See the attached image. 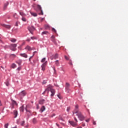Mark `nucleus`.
<instances>
[{
  "instance_id": "cd10ccee",
  "label": "nucleus",
  "mask_w": 128,
  "mask_h": 128,
  "mask_svg": "<svg viewBox=\"0 0 128 128\" xmlns=\"http://www.w3.org/2000/svg\"><path fill=\"white\" fill-rule=\"evenodd\" d=\"M32 122H33V124H36L37 122L36 118H33Z\"/></svg>"
},
{
  "instance_id": "69168bd1",
  "label": "nucleus",
  "mask_w": 128,
  "mask_h": 128,
  "mask_svg": "<svg viewBox=\"0 0 128 128\" xmlns=\"http://www.w3.org/2000/svg\"><path fill=\"white\" fill-rule=\"evenodd\" d=\"M54 72H56V69L55 68H54Z\"/></svg>"
},
{
  "instance_id": "423d86ee",
  "label": "nucleus",
  "mask_w": 128,
  "mask_h": 128,
  "mask_svg": "<svg viewBox=\"0 0 128 128\" xmlns=\"http://www.w3.org/2000/svg\"><path fill=\"white\" fill-rule=\"evenodd\" d=\"M28 30L30 34H32V32H34V30H36V28H34V26H30L28 27Z\"/></svg>"
},
{
  "instance_id": "b1692460",
  "label": "nucleus",
  "mask_w": 128,
  "mask_h": 128,
  "mask_svg": "<svg viewBox=\"0 0 128 128\" xmlns=\"http://www.w3.org/2000/svg\"><path fill=\"white\" fill-rule=\"evenodd\" d=\"M4 84H6L7 86H10V82L8 80H6Z\"/></svg>"
},
{
  "instance_id": "864d4df0",
  "label": "nucleus",
  "mask_w": 128,
  "mask_h": 128,
  "mask_svg": "<svg viewBox=\"0 0 128 128\" xmlns=\"http://www.w3.org/2000/svg\"><path fill=\"white\" fill-rule=\"evenodd\" d=\"M24 44H26V42H23L22 44L21 45L22 46H24Z\"/></svg>"
},
{
  "instance_id": "338daca9",
  "label": "nucleus",
  "mask_w": 128,
  "mask_h": 128,
  "mask_svg": "<svg viewBox=\"0 0 128 128\" xmlns=\"http://www.w3.org/2000/svg\"><path fill=\"white\" fill-rule=\"evenodd\" d=\"M62 70H64L62 69Z\"/></svg>"
},
{
  "instance_id": "f257e3e1",
  "label": "nucleus",
  "mask_w": 128,
  "mask_h": 128,
  "mask_svg": "<svg viewBox=\"0 0 128 128\" xmlns=\"http://www.w3.org/2000/svg\"><path fill=\"white\" fill-rule=\"evenodd\" d=\"M36 12H39L38 14H42V16L44 15V12H42V6L38 4L36 6Z\"/></svg>"
},
{
  "instance_id": "bb28decb",
  "label": "nucleus",
  "mask_w": 128,
  "mask_h": 128,
  "mask_svg": "<svg viewBox=\"0 0 128 128\" xmlns=\"http://www.w3.org/2000/svg\"><path fill=\"white\" fill-rule=\"evenodd\" d=\"M40 104H44V100L42 99V100H41L40 101Z\"/></svg>"
},
{
  "instance_id": "f8f14e48",
  "label": "nucleus",
  "mask_w": 128,
  "mask_h": 128,
  "mask_svg": "<svg viewBox=\"0 0 128 128\" xmlns=\"http://www.w3.org/2000/svg\"><path fill=\"white\" fill-rule=\"evenodd\" d=\"M70 85L66 82V90L68 91V92H70L68 91V90H70Z\"/></svg>"
},
{
  "instance_id": "c85d7f7f",
  "label": "nucleus",
  "mask_w": 128,
  "mask_h": 128,
  "mask_svg": "<svg viewBox=\"0 0 128 128\" xmlns=\"http://www.w3.org/2000/svg\"><path fill=\"white\" fill-rule=\"evenodd\" d=\"M20 16H26V14L24 12H20Z\"/></svg>"
},
{
  "instance_id": "f704fd0d",
  "label": "nucleus",
  "mask_w": 128,
  "mask_h": 128,
  "mask_svg": "<svg viewBox=\"0 0 128 128\" xmlns=\"http://www.w3.org/2000/svg\"><path fill=\"white\" fill-rule=\"evenodd\" d=\"M22 20L23 22H26V19L24 17H22Z\"/></svg>"
},
{
  "instance_id": "de8ad7c7",
  "label": "nucleus",
  "mask_w": 128,
  "mask_h": 128,
  "mask_svg": "<svg viewBox=\"0 0 128 128\" xmlns=\"http://www.w3.org/2000/svg\"><path fill=\"white\" fill-rule=\"evenodd\" d=\"M90 119H88L86 120V122H90Z\"/></svg>"
},
{
  "instance_id": "5fc2aeb1",
  "label": "nucleus",
  "mask_w": 128,
  "mask_h": 128,
  "mask_svg": "<svg viewBox=\"0 0 128 128\" xmlns=\"http://www.w3.org/2000/svg\"><path fill=\"white\" fill-rule=\"evenodd\" d=\"M60 120H64V118H61L60 117Z\"/></svg>"
},
{
  "instance_id": "052dcab7",
  "label": "nucleus",
  "mask_w": 128,
  "mask_h": 128,
  "mask_svg": "<svg viewBox=\"0 0 128 128\" xmlns=\"http://www.w3.org/2000/svg\"><path fill=\"white\" fill-rule=\"evenodd\" d=\"M18 128L16 127V126H14V128Z\"/></svg>"
},
{
  "instance_id": "1a4fd4ad",
  "label": "nucleus",
  "mask_w": 128,
  "mask_h": 128,
  "mask_svg": "<svg viewBox=\"0 0 128 128\" xmlns=\"http://www.w3.org/2000/svg\"><path fill=\"white\" fill-rule=\"evenodd\" d=\"M1 26L4 28H8V30H10L12 28L10 25H6L4 24H1Z\"/></svg>"
},
{
  "instance_id": "0e129e2a",
  "label": "nucleus",
  "mask_w": 128,
  "mask_h": 128,
  "mask_svg": "<svg viewBox=\"0 0 128 128\" xmlns=\"http://www.w3.org/2000/svg\"><path fill=\"white\" fill-rule=\"evenodd\" d=\"M51 60H54V58H51Z\"/></svg>"
},
{
  "instance_id": "e2e57ef3",
  "label": "nucleus",
  "mask_w": 128,
  "mask_h": 128,
  "mask_svg": "<svg viewBox=\"0 0 128 128\" xmlns=\"http://www.w3.org/2000/svg\"><path fill=\"white\" fill-rule=\"evenodd\" d=\"M10 16H8V18L10 19Z\"/></svg>"
},
{
  "instance_id": "4be33fe9",
  "label": "nucleus",
  "mask_w": 128,
  "mask_h": 128,
  "mask_svg": "<svg viewBox=\"0 0 128 128\" xmlns=\"http://www.w3.org/2000/svg\"><path fill=\"white\" fill-rule=\"evenodd\" d=\"M14 115L15 116L14 118H16V116H18V110H14Z\"/></svg>"
},
{
  "instance_id": "c756f323",
  "label": "nucleus",
  "mask_w": 128,
  "mask_h": 128,
  "mask_svg": "<svg viewBox=\"0 0 128 128\" xmlns=\"http://www.w3.org/2000/svg\"><path fill=\"white\" fill-rule=\"evenodd\" d=\"M10 42H16V40L14 38H12L10 40Z\"/></svg>"
},
{
  "instance_id": "58836bf2",
  "label": "nucleus",
  "mask_w": 128,
  "mask_h": 128,
  "mask_svg": "<svg viewBox=\"0 0 128 128\" xmlns=\"http://www.w3.org/2000/svg\"><path fill=\"white\" fill-rule=\"evenodd\" d=\"M31 40H36V38L35 36L31 37Z\"/></svg>"
},
{
  "instance_id": "9b49d317",
  "label": "nucleus",
  "mask_w": 128,
  "mask_h": 128,
  "mask_svg": "<svg viewBox=\"0 0 128 128\" xmlns=\"http://www.w3.org/2000/svg\"><path fill=\"white\" fill-rule=\"evenodd\" d=\"M69 124H70L72 126H78V123L74 122V121H69Z\"/></svg>"
},
{
  "instance_id": "f3484780",
  "label": "nucleus",
  "mask_w": 128,
  "mask_h": 128,
  "mask_svg": "<svg viewBox=\"0 0 128 128\" xmlns=\"http://www.w3.org/2000/svg\"><path fill=\"white\" fill-rule=\"evenodd\" d=\"M30 13L32 16H38V14L36 12H30Z\"/></svg>"
},
{
  "instance_id": "a878e982",
  "label": "nucleus",
  "mask_w": 128,
  "mask_h": 128,
  "mask_svg": "<svg viewBox=\"0 0 128 128\" xmlns=\"http://www.w3.org/2000/svg\"><path fill=\"white\" fill-rule=\"evenodd\" d=\"M12 68H16V64H12Z\"/></svg>"
},
{
  "instance_id": "ea45409f",
  "label": "nucleus",
  "mask_w": 128,
  "mask_h": 128,
  "mask_svg": "<svg viewBox=\"0 0 128 128\" xmlns=\"http://www.w3.org/2000/svg\"><path fill=\"white\" fill-rule=\"evenodd\" d=\"M70 107H68L66 109V112H70Z\"/></svg>"
},
{
  "instance_id": "2eb2a0df",
  "label": "nucleus",
  "mask_w": 128,
  "mask_h": 128,
  "mask_svg": "<svg viewBox=\"0 0 128 128\" xmlns=\"http://www.w3.org/2000/svg\"><path fill=\"white\" fill-rule=\"evenodd\" d=\"M22 60H19L16 61V64H18V66H20L22 64Z\"/></svg>"
},
{
  "instance_id": "a211bd4d",
  "label": "nucleus",
  "mask_w": 128,
  "mask_h": 128,
  "mask_svg": "<svg viewBox=\"0 0 128 128\" xmlns=\"http://www.w3.org/2000/svg\"><path fill=\"white\" fill-rule=\"evenodd\" d=\"M20 56H22L23 58H28V55L26 54H20Z\"/></svg>"
},
{
  "instance_id": "7c9ffc66",
  "label": "nucleus",
  "mask_w": 128,
  "mask_h": 128,
  "mask_svg": "<svg viewBox=\"0 0 128 128\" xmlns=\"http://www.w3.org/2000/svg\"><path fill=\"white\" fill-rule=\"evenodd\" d=\"M20 126H24V120L21 122Z\"/></svg>"
},
{
  "instance_id": "680f3d73",
  "label": "nucleus",
  "mask_w": 128,
  "mask_h": 128,
  "mask_svg": "<svg viewBox=\"0 0 128 128\" xmlns=\"http://www.w3.org/2000/svg\"><path fill=\"white\" fill-rule=\"evenodd\" d=\"M77 128H82V126L78 127Z\"/></svg>"
},
{
  "instance_id": "6ab92c4d",
  "label": "nucleus",
  "mask_w": 128,
  "mask_h": 128,
  "mask_svg": "<svg viewBox=\"0 0 128 128\" xmlns=\"http://www.w3.org/2000/svg\"><path fill=\"white\" fill-rule=\"evenodd\" d=\"M8 2H6L4 4V10H6V8H8Z\"/></svg>"
},
{
  "instance_id": "6e6552de",
  "label": "nucleus",
  "mask_w": 128,
  "mask_h": 128,
  "mask_svg": "<svg viewBox=\"0 0 128 128\" xmlns=\"http://www.w3.org/2000/svg\"><path fill=\"white\" fill-rule=\"evenodd\" d=\"M46 64H48V62H46L41 66L42 70H46Z\"/></svg>"
},
{
  "instance_id": "09e8293b",
  "label": "nucleus",
  "mask_w": 128,
  "mask_h": 128,
  "mask_svg": "<svg viewBox=\"0 0 128 128\" xmlns=\"http://www.w3.org/2000/svg\"><path fill=\"white\" fill-rule=\"evenodd\" d=\"M93 124H94V126L96 124V121H93Z\"/></svg>"
},
{
  "instance_id": "a19ab883",
  "label": "nucleus",
  "mask_w": 128,
  "mask_h": 128,
  "mask_svg": "<svg viewBox=\"0 0 128 128\" xmlns=\"http://www.w3.org/2000/svg\"><path fill=\"white\" fill-rule=\"evenodd\" d=\"M46 84V80H44L42 82V84Z\"/></svg>"
},
{
  "instance_id": "4d7b16f0",
  "label": "nucleus",
  "mask_w": 128,
  "mask_h": 128,
  "mask_svg": "<svg viewBox=\"0 0 128 128\" xmlns=\"http://www.w3.org/2000/svg\"><path fill=\"white\" fill-rule=\"evenodd\" d=\"M0 106H2V101L0 100Z\"/></svg>"
},
{
  "instance_id": "473e14b6",
  "label": "nucleus",
  "mask_w": 128,
  "mask_h": 128,
  "mask_svg": "<svg viewBox=\"0 0 128 128\" xmlns=\"http://www.w3.org/2000/svg\"><path fill=\"white\" fill-rule=\"evenodd\" d=\"M48 34V32L47 31H44L42 32V34Z\"/></svg>"
},
{
  "instance_id": "774afa93",
  "label": "nucleus",
  "mask_w": 128,
  "mask_h": 128,
  "mask_svg": "<svg viewBox=\"0 0 128 128\" xmlns=\"http://www.w3.org/2000/svg\"><path fill=\"white\" fill-rule=\"evenodd\" d=\"M34 1H36V0H34Z\"/></svg>"
},
{
  "instance_id": "5701e85b",
  "label": "nucleus",
  "mask_w": 128,
  "mask_h": 128,
  "mask_svg": "<svg viewBox=\"0 0 128 128\" xmlns=\"http://www.w3.org/2000/svg\"><path fill=\"white\" fill-rule=\"evenodd\" d=\"M54 60H56V58H58V54H55L54 56Z\"/></svg>"
},
{
  "instance_id": "2f4dec72",
  "label": "nucleus",
  "mask_w": 128,
  "mask_h": 128,
  "mask_svg": "<svg viewBox=\"0 0 128 128\" xmlns=\"http://www.w3.org/2000/svg\"><path fill=\"white\" fill-rule=\"evenodd\" d=\"M20 112H24V106H22L20 108Z\"/></svg>"
},
{
  "instance_id": "8fccbe9b",
  "label": "nucleus",
  "mask_w": 128,
  "mask_h": 128,
  "mask_svg": "<svg viewBox=\"0 0 128 128\" xmlns=\"http://www.w3.org/2000/svg\"><path fill=\"white\" fill-rule=\"evenodd\" d=\"M57 96H58V98H60H60H60V94H58Z\"/></svg>"
},
{
  "instance_id": "aec40b11",
  "label": "nucleus",
  "mask_w": 128,
  "mask_h": 128,
  "mask_svg": "<svg viewBox=\"0 0 128 128\" xmlns=\"http://www.w3.org/2000/svg\"><path fill=\"white\" fill-rule=\"evenodd\" d=\"M44 110H46V107H44V106H42L40 108L41 112H43Z\"/></svg>"
},
{
  "instance_id": "412c9836",
  "label": "nucleus",
  "mask_w": 128,
  "mask_h": 128,
  "mask_svg": "<svg viewBox=\"0 0 128 128\" xmlns=\"http://www.w3.org/2000/svg\"><path fill=\"white\" fill-rule=\"evenodd\" d=\"M55 64L57 66H60V62H58V60L55 61Z\"/></svg>"
},
{
  "instance_id": "7ed1b4c3",
  "label": "nucleus",
  "mask_w": 128,
  "mask_h": 128,
  "mask_svg": "<svg viewBox=\"0 0 128 128\" xmlns=\"http://www.w3.org/2000/svg\"><path fill=\"white\" fill-rule=\"evenodd\" d=\"M54 86H52L49 84L47 86V88L46 90H45L44 91V92H43V94H46V92L48 90V92H50V91L52 90H54L53 88Z\"/></svg>"
},
{
  "instance_id": "bf43d9fd",
  "label": "nucleus",
  "mask_w": 128,
  "mask_h": 128,
  "mask_svg": "<svg viewBox=\"0 0 128 128\" xmlns=\"http://www.w3.org/2000/svg\"><path fill=\"white\" fill-rule=\"evenodd\" d=\"M86 126V124H82V126Z\"/></svg>"
},
{
  "instance_id": "72a5a7b5",
  "label": "nucleus",
  "mask_w": 128,
  "mask_h": 128,
  "mask_svg": "<svg viewBox=\"0 0 128 128\" xmlns=\"http://www.w3.org/2000/svg\"><path fill=\"white\" fill-rule=\"evenodd\" d=\"M14 18H18V14H16V13H15L14 15Z\"/></svg>"
},
{
  "instance_id": "dca6fc26",
  "label": "nucleus",
  "mask_w": 128,
  "mask_h": 128,
  "mask_svg": "<svg viewBox=\"0 0 128 128\" xmlns=\"http://www.w3.org/2000/svg\"><path fill=\"white\" fill-rule=\"evenodd\" d=\"M25 50H32L33 49L32 48H30V46H27L25 48Z\"/></svg>"
},
{
  "instance_id": "f03ea898",
  "label": "nucleus",
  "mask_w": 128,
  "mask_h": 128,
  "mask_svg": "<svg viewBox=\"0 0 128 128\" xmlns=\"http://www.w3.org/2000/svg\"><path fill=\"white\" fill-rule=\"evenodd\" d=\"M0 48H4V50H6V48H8V46L4 44V42L0 39Z\"/></svg>"
},
{
  "instance_id": "20e7f679",
  "label": "nucleus",
  "mask_w": 128,
  "mask_h": 128,
  "mask_svg": "<svg viewBox=\"0 0 128 128\" xmlns=\"http://www.w3.org/2000/svg\"><path fill=\"white\" fill-rule=\"evenodd\" d=\"M76 116H78V118H79L80 120H84V116L82 115V112H78Z\"/></svg>"
},
{
  "instance_id": "13d9d810",
  "label": "nucleus",
  "mask_w": 128,
  "mask_h": 128,
  "mask_svg": "<svg viewBox=\"0 0 128 128\" xmlns=\"http://www.w3.org/2000/svg\"><path fill=\"white\" fill-rule=\"evenodd\" d=\"M44 20V18H42L41 19V20L42 21V20Z\"/></svg>"
},
{
  "instance_id": "603ef678",
  "label": "nucleus",
  "mask_w": 128,
  "mask_h": 128,
  "mask_svg": "<svg viewBox=\"0 0 128 128\" xmlns=\"http://www.w3.org/2000/svg\"><path fill=\"white\" fill-rule=\"evenodd\" d=\"M11 56H12L14 58H16V54H12Z\"/></svg>"
},
{
  "instance_id": "0eeeda50",
  "label": "nucleus",
  "mask_w": 128,
  "mask_h": 128,
  "mask_svg": "<svg viewBox=\"0 0 128 128\" xmlns=\"http://www.w3.org/2000/svg\"><path fill=\"white\" fill-rule=\"evenodd\" d=\"M26 92L24 90L21 92L19 94V96L20 98H24V96H26Z\"/></svg>"
},
{
  "instance_id": "79ce46f5",
  "label": "nucleus",
  "mask_w": 128,
  "mask_h": 128,
  "mask_svg": "<svg viewBox=\"0 0 128 128\" xmlns=\"http://www.w3.org/2000/svg\"><path fill=\"white\" fill-rule=\"evenodd\" d=\"M64 58H65L66 60H70V58H68V57L66 56H64Z\"/></svg>"
},
{
  "instance_id": "a18cd8bd",
  "label": "nucleus",
  "mask_w": 128,
  "mask_h": 128,
  "mask_svg": "<svg viewBox=\"0 0 128 128\" xmlns=\"http://www.w3.org/2000/svg\"><path fill=\"white\" fill-rule=\"evenodd\" d=\"M20 70H22V68L20 67H19L17 68V70H18V71H20Z\"/></svg>"
},
{
  "instance_id": "6e6d98bb",
  "label": "nucleus",
  "mask_w": 128,
  "mask_h": 128,
  "mask_svg": "<svg viewBox=\"0 0 128 128\" xmlns=\"http://www.w3.org/2000/svg\"><path fill=\"white\" fill-rule=\"evenodd\" d=\"M26 41H27V42H30V39H27V40H26Z\"/></svg>"
},
{
  "instance_id": "393cba45",
  "label": "nucleus",
  "mask_w": 128,
  "mask_h": 128,
  "mask_svg": "<svg viewBox=\"0 0 128 128\" xmlns=\"http://www.w3.org/2000/svg\"><path fill=\"white\" fill-rule=\"evenodd\" d=\"M36 52H37L36 51H35V52H33V55H32V56H30V59H29L30 62V59H31V58H32V56H34V54H36Z\"/></svg>"
},
{
  "instance_id": "37998d69",
  "label": "nucleus",
  "mask_w": 128,
  "mask_h": 128,
  "mask_svg": "<svg viewBox=\"0 0 128 128\" xmlns=\"http://www.w3.org/2000/svg\"><path fill=\"white\" fill-rule=\"evenodd\" d=\"M69 64H70V66H72V60L70 61Z\"/></svg>"
},
{
  "instance_id": "9d476101",
  "label": "nucleus",
  "mask_w": 128,
  "mask_h": 128,
  "mask_svg": "<svg viewBox=\"0 0 128 128\" xmlns=\"http://www.w3.org/2000/svg\"><path fill=\"white\" fill-rule=\"evenodd\" d=\"M51 40L54 44H56V36H52L51 37Z\"/></svg>"
},
{
  "instance_id": "c9c22d12",
  "label": "nucleus",
  "mask_w": 128,
  "mask_h": 128,
  "mask_svg": "<svg viewBox=\"0 0 128 128\" xmlns=\"http://www.w3.org/2000/svg\"><path fill=\"white\" fill-rule=\"evenodd\" d=\"M45 28H46V30H48V29L50 28V26L46 25L45 26Z\"/></svg>"
},
{
  "instance_id": "c03bdc74",
  "label": "nucleus",
  "mask_w": 128,
  "mask_h": 128,
  "mask_svg": "<svg viewBox=\"0 0 128 128\" xmlns=\"http://www.w3.org/2000/svg\"><path fill=\"white\" fill-rule=\"evenodd\" d=\"M75 108L77 109V110H78V105H76L75 106Z\"/></svg>"
},
{
  "instance_id": "ddd939ff",
  "label": "nucleus",
  "mask_w": 128,
  "mask_h": 128,
  "mask_svg": "<svg viewBox=\"0 0 128 128\" xmlns=\"http://www.w3.org/2000/svg\"><path fill=\"white\" fill-rule=\"evenodd\" d=\"M52 94H50V96H54V94H56V90L54 89L52 90H50Z\"/></svg>"
},
{
  "instance_id": "39448f33",
  "label": "nucleus",
  "mask_w": 128,
  "mask_h": 128,
  "mask_svg": "<svg viewBox=\"0 0 128 128\" xmlns=\"http://www.w3.org/2000/svg\"><path fill=\"white\" fill-rule=\"evenodd\" d=\"M16 46H18V44H11L10 46L11 50L13 52H16Z\"/></svg>"
},
{
  "instance_id": "4c0bfd02",
  "label": "nucleus",
  "mask_w": 128,
  "mask_h": 128,
  "mask_svg": "<svg viewBox=\"0 0 128 128\" xmlns=\"http://www.w3.org/2000/svg\"><path fill=\"white\" fill-rule=\"evenodd\" d=\"M52 32H54L55 34H56V29H54V28H52Z\"/></svg>"
},
{
  "instance_id": "3c124183",
  "label": "nucleus",
  "mask_w": 128,
  "mask_h": 128,
  "mask_svg": "<svg viewBox=\"0 0 128 128\" xmlns=\"http://www.w3.org/2000/svg\"><path fill=\"white\" fill-rule=\"evenodd\" d=\"M22 45L21 46H19L18 47V48H19V50H22Z\"/></svg>"
},
{
  "instance_id": "4468645a",
  "label": "nucleus",
  "mask_w": 128,
  "mask_h": 128,
  "mask_svg": "<svg viewBox=\"0 0 128 128\" xmlns=\"http://www.w3.org/2000/svg\"><path fill=\"white\" fill-rule=\"evenodd\" d=\"M79 112H80V110H78V109H76L75 108L73 112V115L74 114H78Z\"/></svg>"
},
{
  "instance_id": "e433bc0d",
  "label": "nucleus",
  "mask_w": 128,
  "mask_h": 128,
  "mask_svg": "<svg viewBox=\"0 0 128 128\" xmlns=\"http://www.w3.org/2000/svg\"><path fill=\"white\" fill-rule=\"evenodd\" d=\"M46 62V58H43L41 60V62Z\"/></svg>"
},
{
  "instance_id": "49530a36",
  "label": "nucleus",
  "mask_w": 128,
  "mask_h": 128,
  "mask_svg": "<svg viewBox=\"0 0 128 128\" xmlns=\"http://www.w3.org/2000/svg\"><path fill=\"white\" fill-rule=\"evenodd\" d=\"M75 121L76 122V124H78V119L76 117L74 118Z\"/></svg>"
}]
</instances>
